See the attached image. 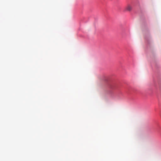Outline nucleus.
<instances>
[{
  "mask_svg": "<svg viewBox=\"0 0 161 161\" xmlns=\"http://www.w3.org/2000/svg\"><path fill=\"white\" fill-rule=\"evenodd\" d=\"M132 7L130 5H128L125 8V10L128 11H130L131 10Z\"/></svg>",
  "mask_w": 161,
  "mask_h": 161,
  "instance_id": "1",
  "label": "nucleus"
}]
</instances>
